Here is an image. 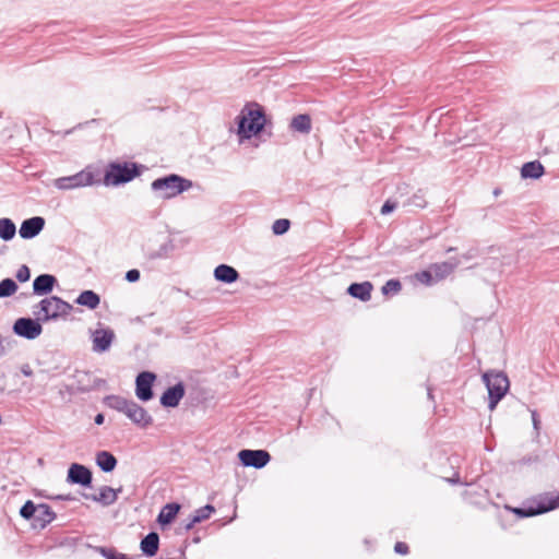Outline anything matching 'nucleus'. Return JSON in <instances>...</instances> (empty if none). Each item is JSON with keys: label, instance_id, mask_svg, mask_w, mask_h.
Wrapping results in <instances>:
<instances>
[{"label": "nucleus", "instance_id": "1", "mask_svg": "<svg viewBox=\"0 0 559 559\" xmlns=\"http://www.w3.org/2000/svg\"><path fill=\"white\" fill-rule=\"evenodd\" d=\"M191 180L177 174H170L152 181L151 189L163 200H170L192 188Z\"/></svg>", "mask_w": 559, "mask_h": 559}, {"label": "nucleus", "instance_id": "2", "mask_svg": "<svg viewBox=\"0 0 559 559\" xmlns=\"http://www.w3.org/2000/svg\"><path fill=\"white\" fill-rule=\"evenodd\" d=\"M483 381L488 390V407L493 411L509 390V379L502 371L489 370L483 374Z\"/></svg>", "mask_w": 559, "mask_h": 559}, {"label": "nucleus", "instance_id": "3", "mask_svg": "<svg viewBox=\"0 0 559 559\" xmlns=\"http://www.w3.org/2000/svg\"><path fill=\"white\" fill-rule=\"evenodd\" d=\"M237 119V133L240 139H250L252 135L258 134L265 123L264 114L260 108H243Z\"/></svg>", "mask_w": 559, "mask_h": 559}, {"label": "nucleus", "instance_id": "4", "mask_svg": "<svg viewBox=\"0 0 559 559\" xmlns=\"http://www.w3.org/2000/svg\"><path fill=\"white\" fill-rule=\"evenodd\" d=\"M37 307L39 310L34 311V314L37 317V320H41L44 322L66 318L72 310V306L69 302L57 296H50L43 299Z\"/></svg>", "mask_w": 559, "mask_h": 559}, {"label": "nucleus", "instance_id": "5", "mask_svg": "<svg viewBox=\"0 0 559 559\" xmlns=\"http://www.w3.org/2000/svg\"><path fill=\"white\" fill-rule=\"evenodd\" d=\"M140 175V171L133 163H111L105 174L104 182L107 186H119L131 181Z\"/></svg>", "mask_w": 559, "mask_h": 559}, {"label": "nucleus", "instance_id": "6", "mask_svg": "<svg viewBox=\"0 0 559 559\" xmlns=\"http://www.w3.org/2000/svg\"><path fill=\"white\" fill-rule=\"evenodd\" d=\"M95 183V175L90 167L71 176L59 177L52 182L55 188L62 191L91 187Z\"/></svg>", "mask_w": 559, "mask_h": 559}, {"label": "nucleus", "instance_id": "7", "mask_svg": "<svg viewBox=\"0 0 559 559\" xmlns=\"http://www.w3.org/2000/svg\"><path fill=\"white\" fill-rule=\"evenodd\" d=\"M39 321L40 320L37 319L20 318L14 322L13 331L19 336L27 340H35L43 332V326Z\"/></svg>", "mask_w": 559, "mask_h": 559}, {"label": "nucleus", "instance_id": "8", "mask_svg": "<svg viewBox=\"0 0 559 559\" xmlns=\"http://www.w3.org/2000/svg\"><path fill=\"white\" fill-rule=\"evenodd\" d=\"M238 457L245 466L254 468L264 467L271 460V455L264 450H241Z\"/></svg>", "mask_w": 559, "mask_h": 559}, {"label": "nucleus", "instance_id": "9", "mask_svg": "<svg viewBox=\"0 0 559 559\" xmlns=\"http://www.w3.org/2000/svg\"><path fill=\"white\" fill-rule=\"evenodd\" d=\"M559 507V493L555 497H545L543 501L538 503L537 508H515L513 512L522 518L533 516L536 514L551 511Z\"/></svg>", "mask_w": 559, "mask_h": 559}, {"label": "nucleus", "instance_id": "10", "mask_svg": "<svg viewBox=\"0 0 559 559\" xmlns=\"http://www.w3.org/2000/svg\"><path fill=\"white\" fill-rule=\"evenodd\" d=\"M156 377L154 373L143 371L138 374L135 380V394L141 401H148L153 397L152 385Z\"/></svg>", "mask_w": 559, "mask_h": 559}, {"label": "nucleus", "instance_id": "11", "mask_svg": "<svg viewBox=\"0 0 559 559\" xmlns=\"http://www.w3.org/2000/svg\"><path fill=\"white\" fill-rule=\"evenodd\" d=\"M123 414L135 425L141 427H147L152 425L153 418L152 416L146 412L145 408L136 404L134 401L130 400V403L128 404L127 408L124 409Z\"/></svg>", "mask_w": 559, "mask_h": 559}, {"label": "nucleus", "instance_id": "12", "mask_svg": "<svg viewBox=\"0 0 559 559\" xmlns=\"http://www.w3.org/2000/svg\"><path fill=\"white\" fill-rule=\"evenodd\" d=\"M115 340V333L110 329H98L92 334L93 350L96 353L107 352Z\"/></svg>", "mask_w": 559, "mask_h": 559}, {"label": "nucleus", "instance_id": "13", "mask_svg": "<svg viewBox=\"0 0 559 559\" xmlns=\"http://www.w3.org/2000/svg\"><path fill=\"white\" fill-rule=\"evenodd\" d=\"M68 483L91 486L92 472L84 465L73 463L68 469Z\"/></svg>", "mask_w": 559, "mask_h": 559}, {"label": "nucleus", "instance_id": "14", "mask_svg": "<svg viewBox=\"0 0 559 559\" xmlns=\"http://www.w3.org/2000/svg\"><path fill=\"white\" fill-rule=\"evenodd\" d=\"M44 226L45 219L40 216H34L21 224L19 234L23 239H32L43 230Z\"/></svg>", "mask_w": 559, "mask_h": 559}, {"label": "nucleus", "instance_id": "15", "mask_svg": "<svg viewBox=\"0 0 559 559\" xmlns=\"http://www.w3.org/2000/svg\"><path fill=\"white\" fill-rule=\"evenodd\" d=\"M121 490L122 488L116 490L109 486H103L99 488V492L97 495L83 493V497L87 500H92L107 507L116 502L118 492Z\"/></svg>", "mask_w": 559, "mask_h": 559}, {"label": "nucleus", "instance_id": "16", "mask_svg": "<svg viewBox=\"0 0 559 559\" xmlns=\"http://www.w3.org/2000/svg\"><path fill=\"white\" fill-rule=\"evenodd\" d=\"M185 396V386L182 383L168 388L160 396V404L165 407H176Z\"/></svg>", "mask_w": 559, "mask_h": 559}, {"label": "nucleus", "instance_id": "17", "mask_svg": "<svg viewBox=\"0 0 559 559\" xmlns=\"http://www.w3.org/2000/svg\"><path fill=\"white\" fill-rule=\"evenodd\" d=\"M460 264L457 259H454L452 261H445L440 263H433L429 266L432 276L435 278V282H440L448 277Z\"/></svg>", "mask_w": 559, "mask_h": 559}, {"label": "nucleus", "instance_id": "18", "mask_svg": "<svg viewBox=\"0 0 559 559\" xmlns=\"http://www.w3.org/2000/svg\"><path fill=\"white\" fill-rule=\"evenodd\" d=\"M56 284V277L50 274L38 275L33 282V290L36 295L49 294Z\"/></svg>", "mask_w": 559, "mask_h": 559}, {"label": "nucleus", "instance_id": "19", "mask_svg": "<svg viewBox=\"0 0 559 559\" xmlns=\"http://www.w3.org/2000/svg\"><path fill=\"white\" fill-rule=\"evenodd\" d=\"M214 277L218 282L231 284L239 278V273L230 265L219 264L214 270Z\"/></svg>", "mask_w": 559, "mask_h": 559}, {"label": "nucleus", "instance_id": "20", "mask_svg": "<svg viewBox=\"0 0 559 559\" xmlns=\"http://www.w3.org/2000/svg\"><path fill=\"white\" fill-rule=\"evenodd\" d=\"M56 519V513L52 511V509L46 504L40 503L37 506L36 514H35V522L36 526H39L40 528L46 527L49 523H51Z\"/></svg>", "mask_w": 559, "mask_h": 559}, {"label": "nucleus", "instance_id": "21", "mask_svg": "<svg viewBox=\"0 0 559 559\" xmlns=\"http://www.w3.org/2000/svg\"><path fill=\"white\" fill-rule=\"evenodd\" d=\"M372 284L370 282L353 283L347 288V293L362 301H368L371 298Z\"/></svg>", "mask_w": 559, "mask_h": 559}, {"label": "nucleus", "instance_id": "22", "mask_svg": "<svg viewBox=\"0 0 559 559\" xmlns=\"http://www.w3.org/2000/svg\"><path fill=\"white\" fill-rule=\"evenodd\" d=\"M159 546V537L155 532L148 533L140 544L141 550L144 555L153 557L156 555Z\"/></svg>", "mask_w": 559, "mask_h": 559}, {"label": "nucleus", "instance_id": "23", "mask_svg": "<svg viewBox=\"0 0 559 559\" xmlns=\"http://www.w3.org/2000/svg\"><path fill=\"white\" fill-rule=\"evenodd\" d=\"M180 510V506L178 503H167L164 506L157 516V522L160 525L170 524L176 518L177 513Z\"/></svg>", "mask_w": 559, "mask_h": 559}, {"label": "nucleus", "instance_id": "24", "mask_svg": "<svg viewBox=\"0 0 559 559\" xmlns=\"http://www.w3.org/2000/svg\"><path fill=\"white\" fill-rule=\"evenodd\" d=\"M96 464L103 472L109 473L115 469L117 459L108 451H99L96 454Z\"/></svg>", "mask_w": 559, "mask_h": 559}, {"label": "nucleus", "instance_id": "25", "mask_svg": "<svg viewBox=\"0 0 559 559\" xmlns=\"http://www.w3.org/2000/svg\"><path fill=\"white\" fill-rule=\"evenodd\" d=\"M75 302L80 306H84L91 310H94L99 306L100 298L93 290H84L78 296Z\"/></svg>", "mask_w": 559, "mask_h": 559}, {"label": "nucleus", "instance_id": "26", "mask_svg": "<svg viewBox=\"0 0 559 559\" xmlns=\"http://www.w3.org/2000/svg\"><path fill=\"white\" fill-rule=\"evenodd\" d=\"M543 174L544 166L538 160L525 163L521 168L523 178L538 179Z\"/></svg>", "mask_w": 559, "mask_h": 559}, {"label": "nucleus", "instance_id": "27", "mask_svg": "<svg viewBox=\"0 0 559 559\" xmlns=\"http://www.w3.org/2000/svg\"><path fill=\"white\" fill-rule=\"evenodd\" d=\"M215 511L214 507L211 504H206L198 510H195L194 514L190 519V521L186 524V530H191L197 523H200L211 516V514Z\"/></svg>", "mask_w": 559, "mask_h": 559}, {"label": "nucleus", "instance_id": "28", "mask_svg": "<svg viewBox=\"0 0 559 559\" xmlns=\"http://www.w3.org/2000/svg\"><path fill=\"white\" fill-rule=\"evenodd\" d=\"M294 131L308 134L311 131V118L309 115H297L290 121Z\"/></svg>", "mask_w": 559, "mask_h": 559}, {"label": "nucleus", "instance_id": "29", "mask_svg": "<svg viewBox=\"0 0 559 559\" xmlns=\"http://www.w3.org/2000/svg\"><path fill=\"white\" fill-rule=\"evenodd\" d=\"M16 233L15 224L10 218H0V238L4 241L11 240Z\"/></svg>", "mask_w": 559, "mask_h": 559}, {"label": "nucleus", "instance_id": "30", "mask_svg": "<svg viewBox=\"0 0 559 559\" xmlns=\"http://www.w3.org/2000/svg\"><path fill=\"white\" fill-rule=\"evenodd\" d=\"M130 403V400H127L119 395H109L105 397V404L123 414L124 409L127 408L128 404Z\"/></svg>", "mask_w": 559, "mask_h": 559}, {"label": "nucleus", "instance_id": "31", "mask_svg": "<svg viewBox=\"0 0 559 559\" xmlns=\"http://www.w3.org/2000/svg\"><path fill=\"white\" fill-rule=\"evenodd\" d=\"M17 285L12 278H4L0 282V298L10 297L17 290Z\"/></svg>", "mask_w": 559, "mask_h": 559}, {"label": "nucleus", "instance_id": "32", "mask_svg": "<svg viewBox=\"0 0 559 559\" xmlns=\"http://www.w3.org/2000/svg\"><path fill=\"white\" fill-rule=\"evenodd\" d=\"M37 506L33 501H26L20 510V515L25 520L34 519L36 514Z\"/></svg>", "mask_w": 559, "mask_h": 559}, {"label": "nucleus", "instance_id": "33", "mask_svg": "<svg viewBox=\"0 0 559 559\" xmlns=\"http://www.w3.org/2000/svg\"><path fill=\"white\" fill-rule=\"evenodd\" d=\"M290 227V222L286 218L276 219L273 223L272 230L275 235L285 234Z\"/></svg>", "mask_w": 559, "mask_h": 559}, {"label": "nucleus", "instance_id": "34", "mask_svg": "<svg viewBox=\"0 0 559 559\" xmlns=\"http://www.w3.org/2000/svg\"><path fill=\"white\" fill-rule=\"evenodd\" d=\"M416 277L420 283L428 285V286L436 283L429 267H428V270L417 273Z\"/></svg>", "mask_w": 559, "mask_h": 559}, {"label": "nucleus", "instance_id": "35", "mask_svg": "<svg viewBox=\"0 0 559 559\" xmlns=\"http://www.w3.org/2000/svg\"><path fill=\"white\" fill-rule=\"evenodd\" d=\"M401 287L402 286H401L400 281H397V280H390L382 287V293L383 294L397 293V292L401 290Z\"/></svg>", "mask_w": 559, "mask_h": 559}, {"label": "nucleus", "instance_id": "36", "mask_svg": "<svg viewBox=\"0 0 559 559\" xmlns=\"http://www.w3.org/2000/svg\"><path fill=\"white\" fill-rule=\"evenodd\" d=\"M31 277V271L27 265H22L16 272V278L19 282H27Z\"/></svg>", "mask_w": 559, "mask_h": 559}, {"label": "nucleus", "instance_id": "37", "mask_svg": "<svg viewBox=\"0 0 559 559\" xmlns=\"http://www.w3.org/2000/svg\"><path fill=\"white\" fill-rule=\"evenodd\" d=\"M409 204L411 205H414L416 207H425L426 206V201L424 199V195H421L420 193H415L411 200H409Z\"/></svg>", "mask_w": 559, "mask_h": 559}, {"label": "nucleus", "instance_id": "38", "mask_svg": "<svg viewBox=\"0 0 559 559\" xmlns=\"http://www.w3.org/2000/svg\"><path fill=\"white\" fill-rule=\"evenodd\" d=\"M396 202H392L388 200L381 207V214L386 215L393 212L396 209Z\"/></svg>", "mask_w": 559, "mask_h": 559}, {"label": "nucleus", "instance_id": "39", "mask_svg": "<svg viewBox=\"0 0 559 559\" xmlns=\"http://www.w3.org/2000/svg\"><path fill=\"white\" fill-rule=\"evenodd\" d=\"M139 278H140V272L136 269L129 270L126 273V280L130 283H134V282L139 281Z\"/></svg>", "mask_w": 559, "mask_h": 559}, {"label": "nucleus", "instance_id": "40", "mask_svg": "<svg viewBox=\"0 0 559 559\" xmlns=\"http://www.w3.org/2000/svg\"><path fill=\"white\" fill-rule=\"evenodd\" d=\"M396 554L406 555L408 552V546L403 542H397L394 546Z\"/></svg>", "mask_w": 559, "mask_h": 559}, {"label": "nucleus", "instance_id": "41", "mask_svg": "<svg viewBox=\"0 0 559 559\" xmlns=\"http://www.w3.org/2000/svg\"><path fill=\"white\" fill-rule=\"evenodd\" d=\"M103 554L107 559H127L126 555L117 554L112 550H103Z\"/></svg>", "mask_w": 559, "mask_h": 559}, {"label": "nucleus", "instance_id": "42", "mask_svg": "<svg viewBox=\"0 0 559 559\" xmlns=\"http://www.w3.org/2000/svg\"><path fill=\"white\" fill-rule=\"evenodd\" d=\"M21 372L25 376V377H31L33 374V370L32 368L29 367V365H23L22 368H21Z\"/></svg>", "mask_w": 559, "mask_h": 559}, {"label": "nucleus", "instance_id": "43", "mask_svg": "<svg viewBox=\"0 0 559 559\" xmlns=\"http://www.w3.org/2000/svg\"><path fill=\"white\" fill-rule=\"evenodd\" d=\"M532 420H533L534 428H535L536 430H538V429H539V423H540V421H539V419H538V416H537L536 411H532Z\"/></svg>", "mask_w": 559, "mask_h": 559}, {"label": "nucleus", "instance_id": "44", "mask_svg": "<svg viewBox=\"0 0 559 559\" xmlns=\"http://www.w3.org/2000/svg\"><path fill=\"white\" fill-rule=\"evenodd\" d=\"M104 419H105V417H104V415H103V414H97V415L95 416V424H96V425H102V424L104 423Z\"/></svg>", "mask_w": 559, "mask_h": 559}, {"label": "nucleus", "instance_id": "45", "mask_svg": "<svg viewBox=\"0 0 559 559\" xmlns=\"http://www.w3.org/2000/svg\"><path fill=\"white\" fill-rule=\"evenodd\" d=\"M57 499H60V500H73V498L68 495V496H58Z\"/></svg>", "mask_w": 559, "mask_h": 559}, {"label": "nucleus", "instance_id": "46", "mask_svg": "<svg viewBox=\"0 0 559 559\" xmlns=\"http://www.w3.org/2000/svg\"><path fill=\"white\" fill-rule=\"evenodd\" d=\"M453 250H454V248H452V247H451V248H449V249L447 250V252H453Z\"/></svg>", "mask_w": 559, "mask_h": 559}]
</instances>
